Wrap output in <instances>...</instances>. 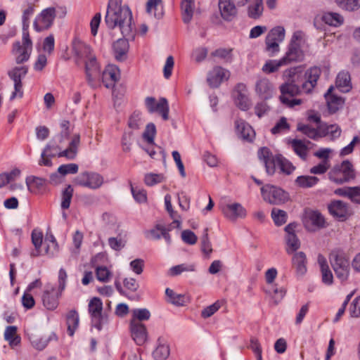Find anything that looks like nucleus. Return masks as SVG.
Here are the masks:
<instances>
[{
	"label": "nucleus",
	"instance_id": "a19ab883",
	"mask_svg": "<svg viewBox=\"0 0 360 360\" xmlns=\"http://www.w3.org/2000/svg\"><path fill=\"white\" fill-rule=\"evenodd\" d=\"M32 243L34 246V250L31 252L32 257H38L41 255V246L43 242V233L41 231L34 229L32 232Z\"/></svg>",
	"mask_w": 360,
	"mask_h": 360
},
{
	"label": "nucleus",
	"instance_id": "ddd939ff",
	"mask_svg": "<svg viewBox=\"0 0 360 360\" xmlns=\"http://www.w3.org/2000/svg\"><path fill=\"white\" fill-rule=\"evenodd\" d=\"M330 214L341 221L347 220L352 212L347 203L342 200H333L328 206Z\"/></svg>",
	"mask_w": 360,
	"mask_h": 360
},
{
	"label": "nucleus",
	"instance_id": "052dcab7",
	"mask_svg": "<svg viewBox=\"0 0 360 360\" xmlns=\"http://www.w3.org/2000/svg\"><path fill=\"white\" fill-rule=\"evenodd\" d=\"M79 167L77 164L70 163L60 165L58 169V173L61 176H65L68 174H76L78 172Z\"/></svg>",
	"mask_w": 360,
	"mask_h": 360
},
{
	"label": "nucleus",
	"instance_id": "6e6552de",
	"mask_svg": "<svg viewBox=\"0 0 360 360\" xmlns=\"http://www.w3.org/2000/svg\"><path fill=\"white\" fill-rule=\"evenodd\" d=\"M75 183L81 186L96 190L103 184L104 178L96 172H84L77 176Z\"/></svg>",
	"mask_w": 360,
	"mask_h": 360
},
{
	"label": "nucleus",
	"instance_id": "aec40b11",
	"mask_svg": "<svg viewBox=\"0 0 360 360\" xmlns=\"http://www.w3.org/2000/svg\"><path fill=\"white\" fill-rule=\"evenodd\" d=\"M219 9L221 18L226 21H231L237 15L236 4L232 0H219Z\"/></svg>",
	"mask_w": 360,
	"mask_h": 360
},
{
	"label": "nucleus",
	"instance_id": "09e8293b",
	"mask_svg": "<svg viewBox=\"0 0 360 360\" xmlns=\"http://www.w3.org/2000/svg\"><path fill=\"white\" fill-rule=\"evenodd\" d=\"M143 123L144 120L142 118L141 113L139 111H134L129 118L128 126L132 129L137 130L143 126Z\"/></svg>",
	"mask_w": 360,
	"mask_h": 360
},
{
	"label": "nucleus",
	"instance_id": "338daca9",
	"mask_svg": "<svg viewBox=\"0 0 360 360\" xmlns=\"http://www.w3.org/2000/svg\"><path fill=\"white\" fill-rule=\"evenodd\" d=\"M96 278L102 282H108L111 276V272L105 266H98L96 269Z\"/></svg>",
	"mask_w": 360,
	"mask_h": 360
},
{
	"label": "nucleus",
	"instance_id": "c85d7f7f",
	"mask_svg": "<svg viewBox=\"0 0 360 360\" xmlns=\"http://www.w3.org/2000/svg\"><path fill=\"white\" fill-rule=\"evenodd\" d=\"M333 89V86H330L328 91L325 94L326 99L327 101L328 108L330 112L335 113L343 105L344 101L341 97L337 96L332 94Z\"/></svg>",
	"mask_w": 360,
	"mask_h": 360
},
{
	"label": "nucleus",
	"instance_id": "cd10ccee",
	"mask_svg": "<svg viewBox=\"0 0 360 360\" xmlns=\"http://www.w3.org/2000/svg\"><path fill=\"white\" fill-rule=\"evenodd\" d=\"M307 257L303 252H298L294 254L292 258V266L295 269L299 276H303L307 272Z\"/></svg>",
	"mask_w": 360,
	"mask_h": 360
},
{
	"label": "nucleus",
	"instance_id": "13d9d810",
	"mask_svg": "<svg viewBox=\"0 0 360 360\" xmlns=\"http://www.w3.org/2000/svg\"><path fill=\"white\" fill-rule=\"evenodd\" d=\"M156 133L155 126L153 123H149L146 125V129L143 134V139L149 143H154V137Z\"/></svg>",
	"mask_w": 360,
	"mask_h": 360
},
{
	"label": "nucleus",
	"instance_id": "0eeeda50",
	"mask_svg": "<svg viewBox=\"0 0 360 360\" xmlns=\"http://www.w3.org/2000/svg\"><path fill=\"white\" fill-rule=\"evenodd\" d=\"M285 36V30L283 26H276L272 28L265 39L266 50L271 55L279 51V44Z\"/></svg>",
	"mask_w": 360,
	"mask_h": 360
},
{
	"label": "nucleus",
	"instance_id": "774afa93",
	"mask_svg": "<svg viewBox=\"0 0 360 360\" xmlns=\"http://www.w3.org/2000/svg\"><path fill=\"white\" fill-rule=\"evenodd\" d=\"M350 316L353 318L360 316V296L356 297L352 302L349 307Z\"/></svg>",
	"mask_w": 360,
	"mask_h": 360
},
{
	"label": "nucleus",
	"instance_id": "69168bd1",
	"mask_svg": "<svg viewBox=\"0 0 360 360\" xmlns=\"http://www.w3.org/2000/svg\"><path fill=\"white\" fill-rule=\"evenodd\" d=\"M132 319H136L140 322L142 321L148 320L150 317V311L146 309H136L132 311Z\"/></svg>",
	"mask_w": 360,
	"mask_h": 360
},
{
	"label": "nucleus",
	"instance_id": "393cba45",
	"mask_svg": "<svg viewBox=\"0 0 360 360\" xmlns=\"http://www.w3.org/2000/svg\"><path fill=\"white\" fill-rule=\"evenodd\" d=\"M31 51V48L21 45L20 41H16L13 44L12 52L15 56V62L18 64H20L28 60Z\"/></svg>",
	"mask_w": 360,
	"mask_h": 360
},
{
	"label": "nucleus",
	"instance_id": "4468645a",
	"mask_svg": "<svg viewBox=\"0 0 360 360\" xmlns=\"http://www.w3.org/2000/svg\"><path fill=\"white\" fill-rule=\"evenodd\" d=\"M89 312L91 317L92 325L98 330H101V320L103 318V302L101 299L94 297L89 303Z\"/></svg>",
	"mask_w": 360,
	"mask_h": 360
},
{
	"label": "nucleus",
	"instance_id": "4c0bfd02",
	"mask_svg": "<svg viewBox=\"0 0 360 360\" xmlns=\"http://www.w3.org/2000/svg\"><path fill=\"white\" fill-rule=\"evenodd\" d=\"M266 294L271 297L275 304H278L285 295V290L283 287H278L277 284L267 286L265 290Z\"/></svg>",
	"mask_w": 360,
	"mask_h": 360
},
{
	"label": "nucleus",
	"instance_id": "bb28decb",
	"mask_svg": "<svg viewBox=\"0 0 360 360\" xmlns=\"http://www.w3.org/2000/svg\"><path fill=\"white\" fill-rule=\"evenodd\" d=\"M29 339L32 345L36 349L43 350L51 340L56 339V335L53 333L49 335H37L32 333Z\"/></svg>",
	"mask_w": 360,
	"mask_h": 360
},
{
	"label": "nucleus",
	"instance_id": "c9c22d12",
	"mask_svg": "<svg viewBox=\"0 0 360 360\" xmlns=\"http://www.w3.org/2000/svg\"><path fill=\"white\" fill-rule=\"evenodd\" d=\"M27 189L31 193H37L46 185V180L35 176H30L26 178Z\"/></svg>",
	"mask_w": 360,
	"mask_h": 360
},
{
	"label": "nucleus",
	"instance_id": "864d4df0",
	"mask_svg": "<svg viewBox=\"0 0 360 360\" xmlns=\"http://www.w3.org/2000/svg\"><path fill=\"white\" fill-rule=\"evenodd\" d=\"M17 327L14 326H7L4 332V338L10 345H17L20 339L16 336Z\"/></svg>",
	"mask_w": 360,
	"mask_h": 360
},
{
	"label": "nucleus",
	"instance_id": "6ab92c4d",
	"mask_svg": "<svg viewBox=\"0 0 360 360\" xmlns=\"http://www.w3.org/2000/svg\"><path fill=\"white\" fill-rule=\"evenodd\" d=\"M120 74L119 68L114 65H108L102 73V82L105 86L111 88L120 79Z\"/></svg>",
	"mask_w": 360,
	"mask_h": 360
},
{
	"label": "nucleus",
	"instance_id": "603ef678",
	"mask_svg": "<svg viewBox=\"0 0 360 360\" xmlns=\"http://www.w3.org/2000/svg\"><path fill=\"white\" fill-rule=\"evenodd\" d=\"M271 217L276 226H281L287 221L288 215L285 211L273 208L271 210Z\"/></svg>",
	"mask_w": 360,
	"mask_h": 360
},
{
	"label": "nucleus",
	"instance_id": "49530a36",
	"mask_svg": "<svg viewBox=\"0 0 360 360\" xmlns=\"http://www.w3.org/2000/svg\"><path fill=\"white\" fill-rule=\"evenodd\" d=\"M285 241L287 244L286 252L291 254L297 250L300 247V242L295 234L290 233L286 235Z\"/></svg>",
	"mask_w": 360,
	"mask_h": 360
},
{
	"label": "nucleus",
	"instance_id": "dca6fc26",
	"mask_svg": "<svg viewBox=\"0 0 360 360\" xmlns=\"http://www.w3.org/2000/svg\"><path fill=\"white\" fill-rule=\"evenodd\" d=\"M247 86L243 83L238 84L234 89L233 96L236 105L242 110H247L251 105V102L247 95Z\"/></svg>",
	"mask_w": 360,
	"mask_h": 360
},
{
	"label": "nucleus",
	"instance_id": "9d476101",
	"mask_svg": "<svg viewBox=\"0 0 360 360\" xmlns=\"http://www.w3.org/2000/svg\"><path fill=\"white\" fill-rule=\"evenodd\" d=\"M27 72V68L26 66L15 67L8 72V76L14 82V91L11 96V100L22 96L23 91L21 79L26 75Z\"/></svg>",
	"mask_w": 360,
	"mask_h": 360
},
{
	"label": "nucleus",
	"instance_id": "9b49d317",
	"mask_svg": "<svg viewBox=\"0 0 360 360\" xmlns=\"http://www.w3.org/2000/svg\"><path fill=\"white\" fill-rule=\"evenodd\" d=\"M258 157L264 164L266 173L269 175H273L276 166L278 167V159H281V155L274 156L269 148L263 147L258 151Z\"/></svg>",
	"mask_w": 360,
	"mask_h": 360
},
{
	"label": "nucleus",
	"instance_id": "72a5a7b5",
	"mask_svg": "<svg viewBox=\"0 0 360 360\" xmlns=\"http://www.w3.org/2000/svg\"><path fill=\"white\" fill-rule=\"evenodd\" d=\"M322 21L333 27H339L344 22V18L338 13L326 12L324 13L321 17Z\"/></svg>",
	"mask_w": 360,
	"mask_h": 360
},
{
	"label": "nucleus",
	"instance_id": "5fc2aeb1",
	"mask_svg": "<svg viewBox=\"0 0 360 360\" xmlns=\"http://www.w3.org/2000/svg\"><path fill=\"white\" fill-rule=\"evenodd\" d=\"M282 65H285L282 59L279 60H270L263 65L262 70L266 73H273L276 72Z\"/></svg>",
	"mask_w": 360,
	"mask_h": 360
},
{
	"label": "nucleus",
	"instance_id": "a878e982",
	"mask_svg": "<svg viewBox=\"0 0 360 360\" xmlns=\"http://www.w3.org/2000/svg\"><path fill=\"white\" fill-rule=\"evenodd\" d=\"M72 49L75 56L77 57V62L85 60L90 55H94L90 46L79 40L74 41Z\"/></svg>",
	"mask_w": 360,
	"mask_h": 360
},
{
	"label": "nucleus",
	"instance_id": "58836bf2",
	"mask_svg": "<svg viewBox=\"0 0 360 360\" xmlns=\"http://www.w3.org/2000/svg\"><path fill=\"white\" fill-rule=\"evenodd\" d=\"M165 294L167 296V302L176 305L184 306L186 302V297L183 294H177L170 288H166Z\"/></svg>",
	"mask_w": 360,
	"mask_h": 360
},
{
	"label": "nucleus",
	"instance_id": "473e14b6",
	"mask_svg": "<svg viewBox=\"0 0 360 360\" xmlns=\"http://www.w3.org/2000/svg\"><path fill=\"white\" fill-rule=\"evenodd\" d=\"M318 262L321 271L323 283L326 285H331L333 281V276L330 269H329L326 258L323 255H319L318 256Z\"/></svg>",
	"mask_w": 360,
	"mask_h": 360
},
{
	"label": "nucleus",
	"instance_id": "e433bc0d",
	"mask_svg": "<svg viewBox=\"0 0 360 360\" xmlns=\"http://www.w3.org/2000/svg\"><path fill=\"white\" fill-rule=\"evenodd\" d=\"M181 8L184 22H190L194 12V0H181Z\"/></svg>",
	"mask_w": 360,
	"mask_h": 360
},
{
	"label": "nucleus",
	"instance_id": "8fccbe9b",
	"mask_svg": "<svg viewBox=\"0 0 360 360\" xmlns=\"http://www.w3.org/2000/svg\"><path fill=\"white\" fill-rule=\"evenodd\" d=\"M319 181V179L312 176H300L296 180L297 185L302 188H309L316 185Z\"/></svg>",
	"mask_w": 360,
	"mask_h": 360
},
{
	"label": "nucleus",
	"instance_id": "0e129e2a",
	"mask_svg": "<svg viewBox=\"0 0 360 360\" xmlns=\"http://www.w3.org/2000/svg\"><path fill=\"white\" fill-rule=\"evenodd\" d=\"M278 167L283 173L290 174L295 169L290 162L281 155V159H278Z\"/></svg>",
	"mask_w": 360,
	"mask_h": 360
},
{
	"label": "nucleus",
	"instance_id": "2f4dec72",
	"mask_svg": "<svg viewBox=\"0 0 360 360\" xmlns=\"http://www.w3.org/2000/svg\"><path fill=\"white\" fill-rule=\"evenodd\" d=\"M129 43L126 39H119L113 44L115 57L117 60H125L129 50Z\"/></svg>",
	"mask_w": 360,
	"mask_h": 360
},
{
	"label": "nucleus",
	"instance_id": "79ce46f5",
	"mask_svg": "<svg viewBox=\"0 0 360 360\" xmlns=\"http://www.w3.org/2000/svg\"><path fill=\"white\" fill-rule=\"evenodd\" d=\"M68 333L72 336L79 325V315L75 310H71L67 314Z\"/></svg>",
	"mask_w": 360,
	"mask_h": 360
},
{
	"label": "nucleus",
	"instance_id": "a211bd4d",
	"mask_svg": "<svg viewBox=\"0 0 360 360\" xmlns=\"http://www.w3.org/2000/svg\"><path fill=\"white\" fill-rule=\"evenodd\" d=\"M131 337L138 345H143L147 340V331L144 324L131 319L130 323Z\"/></svg>",
	"mask_w": 360,
	"mask_h": 360
},
{
	"label": "nucleus",
	"instance_id": "7c9ffc66",
	"mask_svg": "<svg viewBox=\"0 0 360 360\" xmlns=\"http://www.w3.org/2000/svg\"><path fill=\"white\" fill-rule=\"evenodd\" d=\"M335 84L341 92H349L352 87L349 73L347 71L340 72L336 77Z\"/></svg>",
	"mask_w": 360,
	"mask_h": 360
},
{
	"label": "nucleus",
	"instance_id": "4be33fe9",
	"mask_svg": "<svg viewBox=\"0 0 360 360\" xmlns=\"http://www.w3.org/2000/svg\"><path fill=\"white\" fill-rule=\"evenodd\" d=\"M44 306L49 310L55 309L58 304V295L56 288L50 285L46 286L42 295Z\"/></svg>",
	"mask_w": 360,
	"mask_h": 360
},
{
	"label": "nucleus",
	"instance_id": "20e7f679",
	"mask_svg": "<svg viewBox=\"0 0 360 360\" xmlns=\"http://www.w3.org/2000/svg\"><path fill=\"white\" fill-rule=\"evenodd\" d=\"M328 178L336 184H342L354 180L356 174L352 163L345 160L340 165L333 167L328 173Z\"/></svg>",
	"mask_w": 360,
	"mask_h": 360
},
{
	"label": "nucleus",
	"instance_id": "2eb2a0df",
	"mask_svg": "<svg viewBox=\"0 0 360 360\" xmlns=\"http://www.w3.org/2000/svg\"><path fill=\"white\" fill-rule=\"evenodd\" d=\"M229 72L220 67L215 66L207 73V82L211 88H217L224 80H227L229 77Z\"/></svg>",
	"mask_w": 360,
	"mask_h": 360
},
{
	"label": "nucleus",
	"instance_id": "c03bdc74",
	"mask_svg": "<svg viewBox=\"0 0 360 360\" xmlns=\"http://www.w3.org/2000/svg\"><path fill=\"white\" fill-rule=\"evenodd\" d=\"M297 129L310 139L316 140L321 138V126L315 129L309 125L299 124Z\"/></svg>",
	"mask_w": 360,
	"mask_h": 360
},
{
	"label": "nucleus",
	"instance_id": "c756f323",
	"mask_svg": "<svg viewBox=\"0 0 360 360\" xmlns=\"http://www.w3.org/2000/svg\"><path fill=\"white\" fill-rule=\"evenodd\" d=\"M236 128L240 137L247 141H252L255 136V131L252 127L243 120L236 121Z\"/></svg>",
	"mask_w": 360,
	"mask_h": 360
},
{
	"label": "nucleus",
	"instance_id": "7ed1b4c3",
	"mask_svg": "<svg viewBox=\"0 0 360 360\" xmlns=\"http://www.w3.org/2000/svg\"><path fill=\"white\" fill-rule=\"evenodd\" d=\"M80 144V135L75 134L72 137L68 147L62 150L63 146L56 137L50 141L44 148L38 164L40 166L51 167L53 165L51 158L55 157H65L68 160H74L77 154L78 147Z\"/></svg>",
	"mask_w": 360,
	"mask_h": 360
},
{
	"label": "nucleus",
	"instance_id": "b1692460",
	"mask_svg": "<svg viewBox=\"0 0 360 360\" xmlns=\"http://www.w3.org/2000/svg\"><path fill=\"white\" fill-rule=\"evenodd\" d=\"M306 228L311 231L316 229H321L326 226V221L323 216L316 211L310 212L308 214V219L305 222Z\"/></svg>",
	"mask_w": 360,
	"mask_h": 360
},
{
	"label": "nucleus",
	"instance_id": "1a4fd4ad",
	"mask_svg": "<svg viewBox=\"0 0 360 360\" xmlns=\"http://www.w3.org/2000/svg\"><path fill=\"white\" fill-rule=\"evenodd\" d=\"M145 105L150 113L158 112L164 120L169 119V105L166 98H162L158 101L154 97H146Z\"/></svg>",
	"mask_w": 360,
	"mask_h": 360
},
{
	"label": "nucleus",
	"instance_id": "5701e85b",
	"mask_svg": "<svg viewBox=\"0 0 360 360\" xmlns=\"http://www.w3.org/2000/svg\"><path fill=\"white\" fill-rule=\"evenodd\" d=\"M84 62L88 82L90 85L93 86L94 78L99 74V66L96 56L94 55H90Z\"/></svg>",
	"mask_w": 360,
	"mask_h": 360
},
{
	"label": "nucleus",
	"instance_id": "f8f14e48",
	"mask_svg": "<svg viewBox=\"0 0 360 360\" xmlns=\"http://www.w3.org/2000/svg\"><path fill=\"white\" fill-rule=\"evenodd\" d=\"M55 18L56 9L54 8H48L43 10L34 22L35 30L41 32L49 29L52 25Z\"/></svg>",
	"mask_w": 360,
	"mask_h": 360
},
{
	"label": "nucleus",
	"instance_id": "4d7b16f0",
	"mask_svg": "<svg viewBox=\"0 0 360 360\" xmlns=\"http://www.w3.org/2000/svg\"><path fill=\"white\" fill-rule=\"evenodd\" d=\"M34 11V5L32 4H28L27 8L22 11V21L23 25V30H26L29 27L30 19Z\"/></svg>",
	"mask_w": 360,
	"mask_h": 360
},
{
	"label": "nucleus",
	"instance_id": "ea45409f",
	"mask_svg": "<svg viewBox=\"0 0 360 360\" xmlns=\"http://www.w3.org/2000/svg\"><path fill=\"white\" fill-rule=\"evenodd\" d=\"M263 10V1L253 0L252 4L248 8V15L252 19H259L262 15Z\"/></svg>",
	"mask_w": 360,
	"mask_h": 360
},
{
	"label": "nucleus",
	"instance_id": "f257e3e1",
	"mask_svg": "<svg viewBox=\"0 0 360 360\" xmlns=\"http://www.w3.org/2000/svg\"><path fill=\"white\" fill-rule=\"evenodd\" d=\"M321 72V69L318 67H313L307 70L304 73V81L302 82L301 87L296 83L297 81L295 79L282 84L280 87L281 95L279 98L281 102L290 108L300 105L302 100L293 97L302 92L311 93L317 84Z\"/></svg>",
	"mask_w": 360,
	"mask_h": 360
},
{
	"label": "nucleus",
	"instance_id": "423d86ee",
	"mask_svg": "<svg viewBox=\"0 0 360 360\" xmlns=\"http://www.w3.org/2000/svg\"><path fill=\"white\" fill-rule=\"evenodd\" d=\"M264 200L270 204L280 205L288 199V195L281 188L266 184L261 188Z\"/></svg>",
	"mask_w": 360,
	"mask_h": 360
},
{
	"label": "nucleus",
	"instance_id": "6e6d98bb",
	"mask_svg": "<svg viewBox=\"0 0 360 360\" xmlns=\"http://www.w3.org/2000/svg\"><path fill=\"white\" fill-rule=\"evenodd\" d=\"M292 147L295 153L301 158L305 159L307 155V148L300 140L295 139L292 141Z\"/></svg>",
	"mask_w": 360,
	"mask_h": 360
},
{
	"label": "nucleus",
	"instance_id": "e2e57ef3",
	"mask_svg": "<svg viewBox=\"0 0 360 360\" xmlns=\"http://www.w3.org/2000/svg\"><path fill=\"white\" fill-rule=\"evenodd\" d=\"M70 122L68 120H63L60 122L61 131L60 134L56 136L60 143H63L65 139H68L70 135Z\"/></svg>",
	"mask_w": 360,
	"mask_h": 360
},
{
	"label": "nucleus",
	"instance_id": "f704fd0d",
	"mask_svg": "<svg viewBox=\"0 0 360 360\" xmlns=\"http://www.w3.org/2000/svg\"><path fill=\"white\" fill-rule=\"evenodd\" d=\"M302 57V53L300 46H293L289 44L288 51L285 56L282 58V60L287 65L288 63L292 61L300 60Z\"/></svg>",
	"mask_w": 360,
	"mask_h": 360
},
{
	"label": "nucleus",
	"instance_id": "412c9836",
	"mask_svg": "<svg viewBox=\"0 0 360 360\" xmlns=\"http://www.w3.org/2000/svg\"><path fill=\"white\" fill-rule=\"evenodd\" d=\"M224 216L231 221H235L238 218H244L247 212L243 206L238 202L229 204L222 209Z\"/></svg>",
	"mask_w": 360,
	"mask_h": 360
},
{
	"label": "nucleus",
	"instance_id": "39448f33",
	"mask_svg": "<svg viewBox=\"0 0 360 360\" xmlns=\"http://www.w3.org/2000/svg\"><path fill=\"white\" fill-rule=\"evenodd\" d=\"M330 262L336 277L341 282L346 281L349 275V262L345 254L333 252L330 255Z\"/></svg>",
	"mask_w": 360,
	"mask_h": 360
},
{
	"label": "nucleus",
	"instance_id": "3c124183",
	"mask_svg": "<svg viewBox=\"0 0 360 360\" xmlns=\"http://www.w3.org/2000/svg\"><path fill=\"white\" fill-rule=\"evenodd\" d=\"M73 188L68 185L62 192L61 197V208L63 210L68 209L73 195Z\"/></svg>",
	"mask_w": 360,
	"mask_h": 360
},
{
	"label": "nucleus",
	"instance_id": "bf43d9fd",
	"mask_svg": "<svg viewBox=\"0 0 360 360\" xmlns=\"http://www.w3.org/2000/svg\"><path fill=\"white\" fill-rule=\"evenodd\" d=\"M46 241H49L51 244H48L46 248V254L49 255L51 256H53L56 252L58 250V245L56 242V240L53 235L50 234L49 236H46Z\"/></svg>",
	"mask_w": 360,
	"mask_h": 360
},
{
	"label": "nucleus",
	"instance_id": "37998d69",
	"mask_svg": "<svg viewBox=\"0 0 360 360\" xmlns=\"http://www.w3.org/2000/svg\"><path fill=\"white\" fill-rule=\"evenodd\" d=\"M341 129L336 124L321 125V137L330 136L332 139H336L340 136Z\"/></svg>",
	"mask_w": 360,
	"mask_h": 360
},
{
	"label": "nucleus",
	"instance_id": "680f3d73",
	"mask_svg": "<svg viewBox=\"0 0 360 360\" xmlns=\"http://www.w3.org/2000/svg\"><path fill=\"white\" fill-rule=\"evenodd\" d=\"M154 357L157 360H165L169 355V348L168 345H160L153 352Z\"/></svg>",
	"mask_w": 360,
	"mask_h": 360
},
{
	"label": "nucleus",
	"instance_id": "f3484780",
	"mask_svg": "<svg viewBox=\"0 0 360 360\" xmlns=\"http://www.w3.org/2000/svg\"><path fill=\"white\" fill-rule=\"evenodd\" d=\"M273 84L267 78H259L255 83V92L259 98L269 100L274 94Z\"/></svg>",
	"mask_w": 360,
	"mask_h": 360
},
{
	"label": "nucleus",
	"instance_id": "a18cd8bd",
	"mask_svg": "<svg viewBox=\"0 0 360 360\" xmlns=\"http://www.w3.org/2000/svg\"><path fill=\"white\" fill-rule=\"evenodd\" d=\"M337 5L347 11H354L360 8V0H335Z\"/></svg>",
	"mask_w": 360,
	"mask_h": 360
},
{
	"label": "nucleus",
	"instance_id": "de8ad7c7",
	"mask_svg": "<svg viewBox=\"0 0 360 360\" xmlns=\"http://www.w3.org/2000/svg\"><path fill=\"white\" fill-rule=\"evenodd\" d=\"M195 270V266L193 264H181L170 268L169 270V274L172 276H175L183 272L194 271Z\"/></svg>",
	"mask_w": 360,
	"mask_h": 360
},
{
	"label": "nucleus",
	"instance_id": "f03ea898",
	"mask_svg": "<svg viewBox=\"0 0 360 360\" xmlns=\"http://www.w3.org/2000/svg\"><path fill=\"white\" fill-rule=\"evenodd\" d=\"M105 22L109 29L118 27L124 37L134 38L131 12L128 6L121 5V0H109Z\"/></svg>",
	"mask_w": 360,
	"mask_h": 360
}]
</instances>
